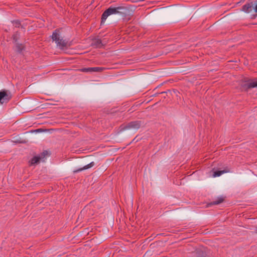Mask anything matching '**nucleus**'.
Listing matches in <instances>:
<instances>
[{"instance_id":"1","label":"nucleus","mask_w":257,"mask_h":257,"mask_svg":"<svg viewBox=\"0 0 257 257\" xmlns=\"http://www.w3.org/2000/svg\"><path fill=\"white\" fill-rule=\"evenodd\" d=\"M122 7H110L105 10L102 14L101 17V22H104L107 17L110 15H116L120 13V11L122 10Z\"/></svg>"},{"instance_id":"2","label":"nucleus","mask_w":257,"mask_h":257,"mask_svg":"<svg viewBox=\"0 0 257 257\" xmlns=\"http://www.w3.org/2000/svg\"><path fill=\"white\" fill-rule=\"evenodd\" d=\"M52 39L53 41L55 42L57 45L61 48L64 47L65 45L64 41L60 36L58 30H56L53 32L52 35Z\"/></svg>"},{"instance_id":"3","label":"nucleus","mask_w":257,"mask_h":257,"mask_svg":"<svg viewBox=\"0 0 257 257\" xmlns=\"http://www.w3.org/2000/svg\"><path fill=\"white\" fill-rule=\"evenodd\" d=\"M12 97L11 94L7 90H3L0 91V103L3 104L8 102Z\"/></svg>"},{"instance_id":"4","label":"nucleus","mask_w":257,"mask_h":257,"mask_svg":"<svg viewBox=\"0 0 257 257\" xmlns=\"http://www.w3.org/2000/svg\"><path fill=\"white\" fill-rule=\"evenodd\" d=\"M102 69L101 67H89L84 68L81 69V71L85 72H91L99 71Z\"/></svg>"},{"instance_id":"5","label":"nucleus","mask_w":257,"mask_h":257,"mask_svg":"<svg viewBox=\"0 0 257 257\" xmlns=\"http://www.w3.org/2000/svg\"><path fill=\"white\" fill-rule=\"evenodd\" d=\"M253 7L251 4H247L242 7V10L245 13H249L251 11Z\"/></svg>"},{"instance_id":"6","label":"nucleus","mask_w":257,"mask_h":257,"mask_svg":"<svg viewBox=\"0 0 257 257\" xmlns=\"http://www.w3.org/2000/svg\"><path fill=\"white\" fill-rule=\"evenodd\" d=\"M140 123L139 122H132L129 124L128 127L137 130L140 127Z\"/></svg>"},{"instance_id":"7","label":"nucleus","mask_w":257,"mask_h":257,"mask_svg":"<svg viewBox=\"0 0 257 257\" xmlns=\"http://www.w3.org/2000/svg\"><path fill=\"white\" fill-rule=\"evenodd\" d=\"M93 162H92V163H90V164H88V165H87L85 166L83 168H80V169H78V170H74L73 172H74V173H77V172H79V171H82L83 170L87 169H88V168H90V167H92V166H93Z\"/></svg>"},{"instance_id":"8","label":"nucleus","mask_w":257,"mask_h":257,"mask_svg":"<svg viewBox=\"0 0 257 257\" xmlns=\"http://www.w3.org/2000/svg\"><path fill=\"white\" fill-rule=\"evenodd\" d=\"M228 172V171H224V170L216 171L214 172V173L213 174V177H219V176H221L222 174H223L225 173H227Z\"/></svg>"},{"instance_id":"9","label":"nucleus","mask_w":257,"mask_h":257,"mask_svg":"<svg viewBox=\"0 0 257 257\" xmlns=\"http://www.w3.org/2000/svg\"><path fill=\"white\" fill-rule=\"evenodd\" d=\"M40 160V157L35 156L31 159V160L30 161V163L31 165L36 164L39 162Z\"/></svg>"},{"instance_id":"10","label":"nucleus","mask_w":257,"mask_h":257,"mask_svg":"<svg viewBox=\"0 0 257 257\" xmlns=\"http://www.w3.org/2000/svg\"><path fill=\"white\" fill-rule=\"evenodd\" d=\"M248 88H254L257 87V81H252L248 84Z\"/></svg>"},{"instance_id":"11","label":"nucleus","mask_w":257,"mask_h":257,"mask_svg":"<svg viewBox=\"0 0 257 257\" xmlns=\"http://www.w3.org/2000/svg\"><path fill=\"white\" fill-rule=\"evenodd\" d=\"M253 9L254 10V12L257 13V1L255 2V3L254 4V6L253 7Z\"/></svg>"},{"instance_id":"12","label":"nucleus","mask_w":257,"mask_h":257,"mask_svg":"<svg viewBox=\"0 0 257 257\" xmlns=\"http://www.w3.org/2000/svg\"><path fill=\"white\" fill-rule=\"evenodd\" d=\"M220 202H215L214 203V204H217L219 203Z\"/></svg>"}]
</instances>
